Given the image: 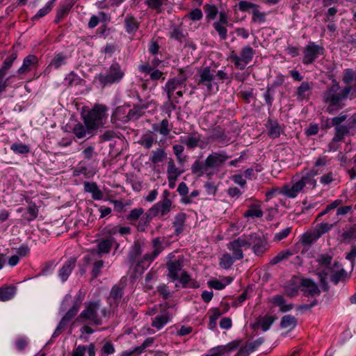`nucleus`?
I'll return each mask as SVG.
<instances>
[{
  "instance_id": "obj_48",
  "label": "nucleus",
  "mask_w": 356,
  "mask_h": 356,
  "mask_svg": "<svg viewBox=\"0 0 356 356\" xmlns=\"http://www.w3.org/2000/svg\"><path fill=\"white\" fill-rule=\"evenodd\" d=\"M236 261L230 254L225 253L220 259V266L224 269H229Z\"/></svg>"
},
{
  "instance_id": "obj_50",
  "label": "nucleus",
  "mask_w": 356,
  "mask_h": 356,
  "mask_svg": "<svg viewBox=\"0 0 356 356\" xmlns=\"http://www.w3.org/2000/svg\"><path fill=\"white\" fill-rule=\"evenodd\" d=\"M67 56L63 53L57 54L51 61L49 67L58 69L61 65L66 63Z\"/></svg>"
},
{
  "instance_id": "obj_1",
  "label": "nucleus",
  "mask_w": 356,
  "mask_h": 356,
  "mask_svg": "<svg viewBox=\"0 0 356 356\" xmlns=\"http://www.w3.org/2000/svg\"><path fill=\"white\" fill-rule=\"evenodd\" d=\"M352 90V87L347 86L341 88L339 83L333 80L332 84L328 86L323 93V102L327 104L326 111L330 114H334L345 106L344 101L348 98Z\"/></svg>"
},
{
  "instance_id": "obj_38",
  "label": "nucleus",
  "mask_w": 356,
  "mask_h": 356,
  "mask_svg": "<svg viewBox=\"0 0 356 356\" xmlns=\"http://www.w3.org/2000/svg\"><path fill=\"white\" fill-rule=\"evenodd\" d=\"M17 288L15 286H5L0 287V301L6 302L11 300L15 295Z\"/></svg>"
},
{
  "instance_id": "obj_6",
  "label": "nucleus",
  "mask_w": 356,
  "mask_h": 356,
  "mask_svg": "<svg viewBox=\"0 0 356 356\" xmlns=\"http://www.w3.org/2000/svg\"><path fill=\"white\" fill-rule=\"evenodd\" d=\"M170 195L171 193L169 191H163L161 195V200L154 204L145 213L147 221L156 216L163 218L168 215L171 211L172 205V201L170 198Z\"/></svg>"
},
{
  "instance_id": "obj_63",
  "label": "nucleus",
  "mask_w": 356,
  "mask_h": 356,
  "mask_svg": "<svg viewBox=\"0 0 356 356\" xmlns=\"http://www.w3.org/2000/svg\"><path fill=\"white\" fill-rule=\"evenodd\" d=\"M100 353L102 356H106L115 353V347L110 341H106L101 348Z\"/></svg>"
},
{
  "instance_id": "obj_47",
  "label": "nucleus",
  "mask_w": 356,
  "mask_h": 356,
  "mask_svg": "<svg viewBox=\"0 0 356 356\" xmlns=\"http://www.w3.org/2000/svg\"><path fill=\"white\" fill-rule=\"evenodd\" d=\"M169 37L171 39H173V40H177V41L181 42L183 39L185 38V35L183 32V30L181 29L180 26L173 25L171 27V29H170V31L169 33Z\"/></svg>"
},
{
  "instance_id": "obj_8",
  "label": "nucleus",
  "mask_w": 356,
  "mask_h": 356,
  "mask_svg": "<svg viewBox=\"0 0 356 356\" xmlns=\"http://www.w3.org/2000/svg\"><path fill=\"white\" fill-rule=\"evenodd\" d=\"M124 76V71L120 65L113 62L107 70L106 74H99L95 76V80L98 81L102 87L119 83Z\"/></svg>"
},
{
  "instance_id": "obj_51",
  "label": "nucleus",
  "mask_w": 356,
  "mask_h": 356,
  "mask_svg": "<svg viewBox=\"0 0 356 356\" xmlns=\"http://www.w3.org/2000/svg\"><path fill=\"white\" fill-rule=\"evenodd\" d=\"M82 79L74 72H71L65 78V85L67 87L79 85Z\"/></svg>"
},
{
  "instance_id": "obj_17",
  "label": "nucleus",
  "mask_w": 356,
  "mask_h": 356,
  "mask_svg": "<svg viewBox=\"0 0 356 356\" xmlns=\"http://www.w3.org/2000/svg\"><path fill=\"white\" fill-rule=\"evenodd\" d=\"M300 286L303 295L306 297L314 298L321 294V290L318 286L312 279H302Z\"/></svg>"
},
{
  "instance_id": "obj_36",
  "label": "nucleus",
  "mask_w": 356,
  "mask_h": 356,
  "mask_svg": "<svg viewBox=\"0 0 356 356\" xmlns=\"http://www.w3.org/2000/svg\"><path fill=\"white\" fill-rule=\"evenodd\" d=\"M142 254V248L141 245L139 242H135L134 244L131 246V248L128 254L127 259L128 264L130 266L134 265V264L136 261L138 257Z\"/></svg>"
},
{
  "instance_id": "obj_29",
  "label": "nucleus",
  "mask_w": 356,
  "mask_h": 356,
  "mask_svg": "<svg viewBox=\"0 0 356 356\" xmlns=\"http://www.w3.org/2000/svg\"><path fill=\"white\" fill-rule=\"evenodd\" d=\"M178 280L184 289H197L200 287L199 283L195 280L193 279L189 273L186 270L181 271Z\"/></svg>"
},
{
  "instance_id": "obj_35",
  "label": "nucleus",
  "mask_w": 356,
  "mask_h": 356,
  "mask_svg": "<svg viewBox=\"0 0 356 356\" xmlns=\"http://www.w3.org/2000/svg\"><path fill=\"white\" fill-rule=\"evenodd\" d=\"M186 220V214L185 213L180 212L175 216L172 226L175 228V234L176 236L183 232Z\"/></svg>"
},
{
  "instance_id": "obj_13",
  "label": "nucleus",
  "mask_w": 356,
  "mask_h": 356,
  "mask_svg": "<svg viewBox=\"0 0 356 356\" xmlns=\"http://www.w3.org/2000/svg\"><path fill=\"white\" fill-rule=\"evenodd\" d=\"M114 243H115V239L112 236L103 238L98 243L97 250H91L90 254L84 257L85 261L88 262L95 257L101 258L103 254H108Z\"/></svg>"
},
{
  "instance_id": "obj_57",
  "label": "nucleus",
  "mask_w": 356,
  "mask_h": 356,
  "mask_svg": "<svg viewBox=\"0 0 356 356\" xmlns=\"http://www.w3.org/2000/svg\"><path fill=\"white\" fill-rule=\"evenodd\" d=\"M332 260V257L327 254H321L316 259V261L318 264L326 268L327 269V271L330 270Z\"/></svg>"
},
{
  "instance_id": "obj_49",
  "label": "nucleus",
  "mask_w": 356,
  "mask_h": 356,
  "mask_svg": "<svg viewBox=\"0 0 356 356\" xmlns=\"http://www.w3.org/2000/svg\"><path fill=\"white\" fill-rule=\"evenodd\" d=\"M79 310L76 305H72V307L66 312L65 316L61 318L60 321L65 326H67L68 323L71 321V320L76 315Z\"/></svg>"
},
{
  "instance_id": "obj_61",
  "label": "nucleus",
  "mask_w": 356,
  "mask_h": 356,
  "mask_svg": "<svg viewBox=\"0 0 356 356\" xmlns=\"http://www.w3.org/2000/svg\"><path fill=\"white\" fill-rule=\"evenodd\" d=\"M155 143L156 140L150 134L143 135L140 141V144L147 149H150Z\"/></svg>"
},
{
  "instance_id": "obj_53",
  "label": "nucleus",
  "mask_w": 356,
  "mask_h": 356,
  "mask_svg": "<svg viewBox=\"0 0 356 356\" xmlns=\"http://www.w3.org/2000/svg\"><path fill=\"white\" fill-rule=\"evenodd\" d=\"M55 1L56 0L49 1L44 8L40 9L38 11V13L33 17V20L38 19L44 17L47 14H48L51 10L52 8L54 7Z\"/></svg>"
},
{
  "instance_id": "obj_56",
  "label": "nucleus",
  "mask_w": 356,
  "mask_h": 356,
  "mask_svg": "<svg viewBox=\"0 0 356 356\" xmlns=\"http://www.w3.org/2000/svg\"><path fill=\"white\" fill-rule=\"evenodd\" d=\"M204 10L206 14L207 19L209 20L215 19L218 13V10L214 4H205L204 6Z\"/></svg>"
},
{
  "instance_id": "obj_18",
  "label": "nucleus",
  "mask_w": 356,
  "mask_h": 356,
  "mask_svg": "<svg viewBox=\"0 0 356 356\" xmlns=\"http://www.w3.org/2000/svg\"><path fill=\"white\" fill-rule=\"evenodd\" d=\"M183 257H179L177 260L168 261L166 264L168 269V277L172 281H176L179 279V273L181 271L184 266Z\"/></svg>"
},
{
  "instance_id": "obj_19",
  "label": "nucleus",
  "mask_w": 356,
  "mask_h": 356,
  "mask_svg": "<svg viewBox=\"0 0 356 356\" xmlns=\"http://www.w3.org/2000/svg\"><path fill=\"white\" fill-rule=\"evenodd\" d=\"M127 286V280L122 278L111 289L109 298L112 299L116 306H118L120 300L124 296V291Z\"/></svg>"
},
{
  "instance_id": "obj_60",
  "label": "nucleus",
  "mask_w": 356,
  "mask_h": 356,
  "mask_svg": "<svg viewBox=\"0 0 356 356\" xmlns=\"http://www.w3.org/2000/svg\"><path fill=\"white\" fill-rule=\"evenodd\" d=\"M28 216L25 217V219L28 221H32L38 217V209L34 203H31L27 207Z\"/></svg>"
},
{
  "instance_id": "obj_20",
  "label": "nucleus",
  "mask_w": 356,
  "mask_h": 356,
  "mask_svg": "<svg viewBox=\"0 0 356 356\" xmlns=\"http://www.w3.org/2000/svg\"><path fill=\"white\" fill-rule=\"evenodd\" d=\"M356 239V225H348L341 232H339L337 240L341 243L349 244Z\"/></svg>"
},
{
  "instance_id": "obj_32",
  "label": "nucleus",
  "mask_w": 356,
  "mask_h": 356,
  "mask_svg": "<svg viewBox=\"0 0 356 356\" xmlns=\"http://www.w3.org/2000/svg\"><path fill=\"white\" fill-rule=\"evenodd\" d=\"M152 131L156 132L163 136H167L170 133L172 126L168 120L163 119L160 123H154L152 126Z\"/></svg>"
},
{
  "instance_id": "obj_41",
  "label": "nucleus",
  "mask_w": 356,
  "mask_h": 356,
  "mask_svg": "<svg viewBox=\"0 0 356 356\" xmlns=\"http://www.w3.org/2000/svg\"><path fill=\"white\" fill-rule=\"evenodd\" d=\"M97 257H95V259H94L93 260H90L88 262H87L88 264L90 261H93V263L92 264V270H91V275H92V280L96 279L97 277H98L100 275L102 269L104 267V262L103 260L97 259Z\"/></svg>"
},
{
  "instance_id": "obj_39",
  "label": "nucleus",
  "mask_w": 356,
  "mask_h": 356,
  "mask_svg": "<svg viewBox=\"0 0 356 356\" xmlns=\"http://www.w3.org/2000/svg\"><path fill=\"white\" fill-rule=\"evenodd\" d=\"M167 158V153L163 148H157L152 151L149 160L153 164L163 162Z\"/></svg>"
},
{
  "instance_id": "obj_28",
  "label": "nucleus",
  "mask_w": 356,
  "mask_h": 356,
  "mask_svg": "<svg viewBox=\"0 0 356 356\" xmlns=\"http://www.w3.org/2000/svg\"><path fill=\"white\" fill-rule=\"evenodd\" d=\"M207 140L225 143H228L229 139H228L224 129L221 127L217 126L211 130L210 135L207 137Z\"/></svg>"
},
{
  "instance_id": "obj_3",
  "label": "nucleus",
  "mask_w": 356,
  "mask_h": 356,
  "mask_svg": "<svg viewBox=\"0 0 356 356\" xmlns=\"http://www.w3.org/2000/svg\"><path fill=\"white\" fill-rule=\"evenodd\" d=\"M347 117V115L341 114L331 119V124L334 127V135L329 145L330 150H337L335 143L343 141L346 136H354L356 134V113L351 115L346 124H342Z\"/></svg>"
},
{
  "instance_id": "obj_24",
  "label": "nucleus",
  "mask_w": 356,
  "mask_h": 356,
  "mask_svg": "<svg viewBox=\"0 0 356 356\" xmlns=\"http://www.w3.org/2000/svg\"><path fill=\"white\" fill-rule=\"evenodd\" d=\"M314 87V83L309 81H303L297 88L295 94L298 101H303L309 98V94Z\"/></svg>"
},
{
  "instance_id": "obj_22",
  "label": "nucleus",
  "mask_w": 356,
  "mask_h": 356,
  "mask_svg": "<svg viewBox=\"0 0 356 356\" xmlns=\"http://www.w3.org/2000/svg\"><path fill=\"white\" fill-rule=\"evenodd\" d=\"M266 127L268 130V136L272 139L280 137L281 134L284 132V125H280L277 120H273L270 118H268Z\"/></svg>"
},
{
  "instance_id": "obj_14",
  "label": "nucleus",
  "mask_w": 356,
  "mask_h": 356,
  "mask_svg": "<svg viewBox=\"0 0 356 356\" xmlns=\"http://www.w3.org/2000/svg\"><path fill=\"white\" fill-rule=\"evenodd\" d=\"M181 143L185 145L188 149L199 147L203 149L208 142L202 138V135L197 131L189 133L187 136L180 137Z\"/></svg>"
},
{
  "instance_id": "obj_55",
  "label": "nucleus",
  "mask_w": 356,
  "mask_h": 356,
  "mask_svg": "<svg viewBox=\"0 0 356 356\" xmlns=\"http://www.w3.org/2000/svg\"><path fill=\"white\" fill-rule=\"evenodd\" d=\"M143 213L144 209L141 207L134 209L127 216V220L134 225Z\"/></svg>"
},
{
  "instance_id": "obj_4",
  "label": "nucleus",
  "mask_w": 356,
  "mask_h": 356,
  "mask_svg": "<svg viewBox=\"0 0 356 356\" xmlns=\"http://www.w3.org/2000/svg\"><path fill=\"white\" fill-rule=\"evenodd\" d=\"M108 107L103 104H95V106L83 117V123L88 127V130H92L95 134L99 128L104 127L106 122Z\"/></svg>"
},
{
  "instance_id": "obj_7",
  "label": "nucleus",
  "mask_w": 356,
  "mask_h": 356,
  "mask_svg": "<svg viewBox=\"0 0 356 356\" xmlns=\"http://www.w3.org/2000/svg\"><path fill=\"white\" fill-rule=\"evenodd\" d=\"M243 236L247 243L246 248H250L256 256H262L269 250L268 238L263 233L254 232Z\"/></svg>"
},
{
  "instance_id": "obj_54",
  "label": "nucleus",
  "mask_w": 356,
  "mask_h": 356,
  "mask_svg": "<svg viewBox=\"0 0 356 356\" xmlns=\"http://www.w3.org/2000/svg\"><path fill=\"white\" fill-rule=\"evenodd\" d=\"M259 7H256L252 10V22L254 23H264L266 22V13L264 12H261L259 10Z\"/></svg>"
},
{
  "instance_id": "obj_52",
  "label": "nucleus",
  "mask_w": 356,
  "mask_h": 356,
  "mask_svg": "<svg viewBox=\"0 0 356 356\" xmlns=\"http://www.w3.org/2000/svg\"><path fill=\"white\" fill-rule=\"evenodd\" d=\"M154 261L153 259L147 258L146 254L143 257V258L137 262L135 266V270L137 273H143L145 269H147L150 264Z\"/></svg>"
},
{
  "instance_id": "obj_43",
  "label": "nucleus",
  "mask_w": 356,
  "mask_h": 356,
  "mask_svg": "<svg viewBox=\"0 0 356 356\" xmlns=\"http://www.w3.org/2000/svg\"><path fill=\"white\" fill-rule=\"evenodd\" d=\"M292 255L293 252L289 250L281 251L279 253H277L276 256H275L270 259L269 264L271 266H275L278 263L289 259Z\"/></svg>"
},
{
  "instance_id": "obj_2",
  "label": "nucleus",
  "mask_w": 356,
  "mask_h": 356,
  "mask_svg": "<svg viewBox=\"0 0 356 356\" xmlns=\"http://www.w3.org/2000/svg\"><path fill=\"white\" fill-rule=\"evenodd\" d=\"M229 156L223 152H213L204 160H196L191 165V172L193 175L202 177L205 175L208 177L217 174Z\"/></svg>"
},
{
  "instance_id": "obj_9",
  "label": "nucleus",
  "mask_w": 356,
  "mask_h": 356,
  "mask_svg": "<svg viewBox=\"0 0 356 356\" xmlns=\"http://www.w3.org/2000/svg\"><path fill=\"white\" fill-rule=\"evenodd\" d=\"M140 116L139 107L135 106L131 108L129 105H124L115 108L111 117V120L113 124L126 123L131 120L138 119Z\"/></svg>"
},
{
  "instance_id": "obj_10",
  "label": "nucleus",
  "mask_w": 356,
  "mask_h": 356,
  "mask_svg": "<svg viewBox=\"0 0 356 356\" xmlns=\"http://www.w3.org/2000/svg\"><path fill=\"white\" fill-rule=\"evenodd\" d=\"M216 70L209 66L201 67L195 76L197 86L201 88H206L208 92H211L213 87L218 88L217 83L214 82Z\"/></svg>"
},
{
  "instance_id": "obj_44",
  "label": "nucleus",
  "mask_w": 356,
  "mask_h": 356,
  "mask_svg": "<svg viewBox=\"0 0 356 356\" xmlns=\"http://www.w3.org/2000/svg\"><path fill=\"white\" fill-rule=\"evenodd\" d=\"M170 321V316L168 314L156 316L152 323V326L161 330Z\"/></svg>"
},
{
  "instance_id": "obj_59",
  "label": "nucleus",
  "mask_w": 356,
  "mask_h": 356,
  "mask_svg": "<svg viewBox=\"0 0 356 356\" xmlns=\"http://www.w3.org/2000/svg\"><path fill=\"white\" fill-rule=\"evenodd\" d=\"M70 8V4L60 5L57 10L54 22L58 23L68 13Z\"/></svg>"
},
{
  "instance_id": "obj_64",
  "label": "nucleus",
  "mask_w": 356,
  "mask_h": 356,
  "mask_svg": "<svg viewBox=\"0 0 356 356\" xmlns=\"http://www.w3.org/2000/svg\"><path fill=\"white\" fill-rule=\"evenodd\" d=\"M274 322V318L271 316H266L263 317L260 321L259 324L261 326V328L263 331H267Z\"/></svg>"
},
{
  "instance_id": "obj_23",
  "label": "nucleus",
  "mask_w": 356,
  "mask_h": 356,
  "mask_svg": "<svg viewBox=\"0 0 356 356\" xmlns=\"http://www.w3.org/2000/svg\"><path fill=\"white\" fill-rule=\"evenodd\" d=\"M124 26L126 32L134 37L140 27V22L132 14L129 13L124 17Z\"/></svg>"
},
{
  "instance_id": "obj_11",
  "label": "nucleus",
  "mask_w": 356,
  "mask_h": 356,
  "mask_svg": "<svg viewBox=\"0 0 356 356\" xmlns=\"http://www.w3.org/2000/svg\"><path fill=\"white\" fill-rule=\"evenodd\" d=\"M255 51L250 46L247 45L241 49L240 55L232 51L229 56V60L234 63L236 69L243 70L252 60Z\"/></svg>"
},
{
  "instance_id": "obj_26",
  "label": "nucleus",
  "mask_w": 356,
  "mask_h": 356,
  "mask_svg": "<svg viewBox=\"0 0 356 356\" xmlns=\"http://www.w3.org/2000/svg\"><path fill=\"white\" fill-rule=\"evenodd\" d=\"M305 185L300 179L294 183L292 186H285L282 188V193L290 198L296 197L300 192L303 191Z\"/></svg>"
},
{
  "instance_id": "obj_5",
  "label": "nucleus",
  "mask_w": 356,
  "mask_h": 356,
  "mask_svg": "<svg viewBox=\"0 0 356 356\" xmlns=\"http://www.w3.org/2000/svg\"><path fill=\"white\" fill-rule=\"evenodd\" d=\"M100 309L101 302L99 300L86 302L84 309L76 318V321L87 323L92 325H102V319L98 314V311Z\"/></svg>"
},
{
  "instance_id": "obj_62",
  "label": "nucleus",
  "mask_w": 356,
  "mask_h": 356,
  "mask_svg": "<svg viewBox=\"0 0 356 356\" xmlns=\"http://www.w3.org/2000/svg\"><path fill=\"white\" fill-rule=\"evenodd\" d=\"M10 149L13 150L15 153L17 154H26L29 153L30 149L28 145L22 143H13L10 146Z\"/></svg>"
},
{
  "instance_id": "obj_31",
  "label": "nucleus",
  "mask_w": 356,
  "mask_h": 356,
  "mask_svg": "<svg viewBox=\"0 0 356 356\" xmlns=\"http://www.w3.org/2000/svg\"><path fill=\"white\" fill-rule=\"evenodd\" d=\"M163 241V238H161L160 237H156L153 238L152 241L153 251L151 253L146 254V259L149 258L150 259H153L154 260L165 249Z\"/></svg>"
},
{
  "instance_id": "obj_21",
  "label": "nucleus",
  "mask_w": 356,
  "mask_h": 356,
  "mask_svg": "<svg viewBox=\"0 0 356 356\" xmlns=\"http://www.w3.org/2000/svg\"><path fill=\"white\" fill-rule=\"evenodd\" d=\"M240 345L239 341H233L225 346H218L209 350V354L206 356H222L226 353L236 350Z\"/></svg>"
},
{
  "instance_id": "obj_25",
  "label": "nucleus",
  "mask_w": 356,
  "mask_h": 356,
  "mask_svg": "<svg viewBox=\"0 0 356 356\" xmlns=\"http://www.w3.org/2000/svg\"><path fill=\"white\" fill-rule=\"evenodd\" d=\"M76 259L75 257H70L65 262L63 267L60 269L58 276L63 282H65L68 279L72 270L76 266Z\"/></svg>"
},
{
  "instance_id": "obj_58",
  "label": "nucleus",
  "mask_w": 356,
  "mask_h": 356,
  "mask_svg": "<svg viewBox=\"0 0 356 356\" xmlns=\"http://www.w3.org/2000/svg\"><path fill=\"white\" fill-rule=\"evenodd\" d=\"M213 314L209 316L208 326L211 330H215L217 326V320L222 315V312L218 308L212 310Z\"/></svg>"
},
{
  "instance_id": "obj_45",
  "label": "nucleus",
  "mask_w": 356,
  "mask_h": 356,
  "mask_svg": "<svg viewBox=\"0 0 356 356\" xmlns=\"http://www.w3.org/2000/svg\"><path fill=\"white\" fill-rule=\"evenodd\" d=\"M297 320L291 315L284 316L280 322V326L284 329H293L296 326Z\"/></svg>"
},
{
  "instance_id": "obj_40",
  "label": "nucleus",
  "mask_w": 356,
  "mask_h": 356,
  "mask_svg": "<svg viewBox=\"0 0 356 356\" xmlns=\"http://www.w3.org/2000/svg\"><path fill=\"white\" fill-rule=\"evenodd\" d=\"M182 173H183V171L179 170L176 166L174 160L170 159L168 161V164H167L168 177H170L172 179L173 178L177 179Z\"/></svg>"
},
{
  "instance_id": "obj_27",
  "label": "nucleus",
  "mask_w": 356,
  "mask_h": 356,
  "mask_svg": "<svg viewBox=\"0 0 356 356\" xmlns=\"http://www.w3.org/2000/svg\"><path fill=\"white\" fill-rule=\"evenodd\" d=\"M317 175L318 171L314 168L304 170L302 172L300 180L302 181L305 186H307L308 188H314L316 186V181L314 179V177Z\"/></svg>"
},
{
  "instance_id": "obj_16",
  "label": "nucleus",
  "mask_w": 356,
  "mask_h": 356,
  "mask_svg": "<svg viewBox=\"0 0 356 356\" xmlns=\"http://www.w3.org/2000/svg\"><path fill=\"white\" fill-rule=\"evenodd\" d=\"M247 243L244 239L243 235L229 242L227 245V249L232 252V256L236 260H241L243 258L242 248H246Z\"/></svg>"
},
{
  "instance_id": "obj_30",
  "label": "nucleus",
  "mask_w": 356,
  "mask_h": 356,
  "mask_svg": "<svg viewBox=\"0 0 356 356\" xmlns=\"http://www.w3.org/2000/svg\"><path fill=\"white\" fill-rule=\"evenodd\" d=\"M84 191L92 194V197L95 200H100L104 197L103 192L99 188L97 183L85 181L83 183Z\"/></svg>"
},
{
  "instance_id": "obj_46",
  "label": "nucleus",
  "mask_w": 356,
  "mask_h": 356,
  "mask_svg": "<svg viewBox=\"0 0 356 356\" xmlns=\"http://www.w3.org/2000/svg\"><path fill=\"white\" fill-rule=\"evenodd\" d=\"M263 214L264 213L259 204H252L249 207L248 210L244 213L243 216L245 218H261L263 216Z\"/></svg>"
},
{
  "instance_id": "obj_12",
  "label": "nucleus",
  "mask_w": 356,
  "mask_h": 356,
  "mask_svg": "<svg viewBox=\"0 0 356 356\" xmlns=\"http://www.w3.org/2000/svg\"><path fill=\"white\" fill-rule=\"evenodd\" d=\"M302 63L311 65L320 56L325 54V48L322 44H318L314 42H309L302 49Z\"/></svg>"
},
{
  "instance_id": "obj_34",
  "label": "nucleus",
  "mask_w": 356,
  "mask_h": 356,
  "mask_svg": "<svg viewBox=\"0 0 356 356\" xmlns=\"http://www.w3.org/2000/svg\"><path fill=\"white\" fill-rule=\"evenodd\" d=\"M72 133L78 138H83L85 137L90 138L95 134L92 130H88V127L79 122L74 125L72 129Z\"/></svg>"
},
{
  "instance_id": "obj_37",
  "label": "nucleus",
  "mask_w": 356,
  "mask_h": 356,
  "mask_svg": "<svg viewBox=\"0 0 356 356\" xmlns=\"http://www.w3.org/2000/svg\"><path fill=\"white\" fill-rule=\"evenodd\" d=\"M339 220L335 221L333 223H328V222H321L318 223L314 229V232H315V234L317 236V237L320 238L323 234L329 232L338 222Z\"/></svg>"
},
{
  "instance_id": "obj_15",
  "label": "nucleus",
  "mask_w": 356,
  "mask_h": 356,
  "mask_svg": "<svg viewBox=\"0 0 356 356\" xmlns=\"http://www.w3.org/2000/svg\"><path fill=\"white\" fill-rule=\"evenodd\" d=\"M330 273H331L330 280L335 284H337L339 281L346 276V270L343 268L342 265L338 261H335L332 265L329 271L323 270L319 273L321 281L323 282L324 280V276L328 275Z\"/></svg>"
},
{
  "instance_id": "obj_42",
  "label": "nucleus",
  "mask_w": 356,
  "mask_h": 356,
  "mask_svg": "<svg viewBox=\"0 0 356 356\" xmlns=\"http://www.w3.org/2000/svg\"><path fill=\"white\" fill-rule=\"evenodd\" d=\"M17 53H12L8 57H7L3 61L2 67L0 68V74L6 75L8 70L12 67L13 62L17 58Z\"/></svg>"
},
{
  "instance_id": "obj_33",
  "label": "nucleus",
  "mask_w": 356,
  "mask_h": 356,
  "mask_svg": "<svg viewBox=\"0 0 356 356\" xmlns=\"http://www.w3.org/2000/svg\"><path fill=\"white\" fill-rule=\"evenodd\" d=\"M38 63V58L35 55L30 54L24 58L22 65L18 69L20 74L28 73L32 67Z\"/></svg>"
}]
</instances>
